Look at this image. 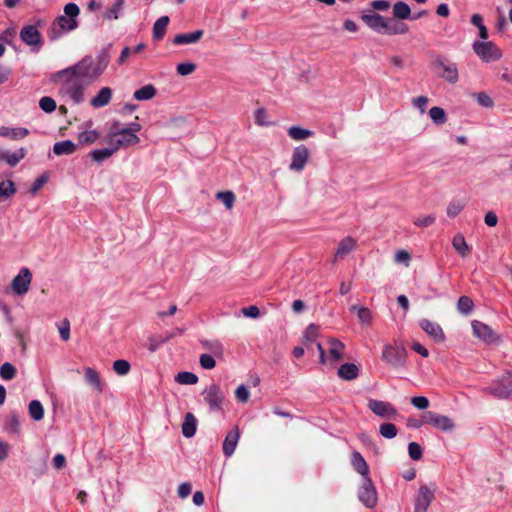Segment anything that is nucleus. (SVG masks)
<instances>
[{"label":"nucleus","instance_id":"obj_1","mask_svg":"<svg viewBox=\"0 0 512 512\" xmlns=\"http://www.w3.org/2000/svg\"><path fill=\"white\" fill-rule=\"evenodd\" d=\"M111 47L112 44H108L103 47L95 58L91 55H86L75 65L55 73L54 77H63L64 75H69L71 77L77 78L78 80H81L85 84L92 83L103 74L109 65L111 60Z\"/></svg>","mask_w":512,"mask_h":512},{"label":"nucleus","instance_id":"obj_2","mask_svg":"<svg viewBox=\"0 0 512 512\" xmlns=\"http://www.w3.org/2000/svg\"><path fill=\"white\" fill-rule=\"evenodd\" d=\"M484 392L497 399H509L512 397V371H506L484 388Z\"/></svg>","mask_w":512,"mask_h":512},{"label":"nucleus","instance_id":"obj_3","mask_svg":"<svg viewBox=\"0 0 512 512\" xmlns=\"http://www.w3.org/2000/svg\"><path fill=\"white\" fill-rule=\"evenodd\" d=\"M381 358L385 363L394 368H402L407 363V350L402 343L386 344Z\"/></svg>","mask_w":512,"mask_h":512},{"label":"nucleus","instance_id":"obj_4","mask_svg":"<svg viewBox=\"0 0 512 512\" xmlns=\"http://www.w3.org/2000/svg\"><path fill=\"white\" fill-rule=\"evenodd\" d=\"M80 9L76 3L70 2L64 6V15L56 18L54 25H57L61 31L70 32L75 30L79 23L77 20Z\"/></svg>","mask_w":512,"mask_h":512},{"label":"nucleus","instance_id":"obj_5","mask_svg":"<svg viewBox=\"0 0 512 512\" xmlns=\"http://www.w3.org/2000/svg\"><path fill=\"white\" fill-rule=\"evenodd\" d=\"M472 49L486 63L497 61L503 56L501 49L491 41H475Z\"/></svg>","mask_w":512,"mask_h":512},{"label":"nucleus","instance_id":"obj_6","mask_svg":"<svg viewBox=\"0 0 512 512\" xmlns=\"http://www.w3.org/2000/svg\"><path fill=\"white\" fill-rule=\"evenodd\" d=\"M359 501L367 508H374L378 501V494L371 478H362L358 489Z\"/></svg>","mask_w":512,"mask_h":512},{"label":"nucleus","instance_id":"obj_7","mask_svg":"<svg viewBox=\"0 0 512 512\" xmlns=\"http://www.w3.org/2000/svg\"><path fill=\"white\" fill-rule=\"evenodd\" d=\"M202 395L211 411H219L222 409L225 395L218 384L213 383L206 387Z\"/></svg>","mask_w":512,"mask_h":512},{"label":"nucleus","instance_id":"obj_8","mask_svg":"<svg viewBox=\"0 0 512 512\" xmlns=\"http://www.w3.org/2000/svg\"><path fill=\"white\" fill-rule=\"evenodd\" d=\"M424 422L443 432H451L455 428V423L450 417L433 411L424 412Z\"/></svg>","mask_w":512,"mask_h":512},{"label":"nucleus","instance_id":"obj_9","mask_svg":"<svg viewBox=\"0 0 512 512\" xmlns=\"http://www.w3.org/2000/svg\"><path fill=\"white\" fill-rule=\"evenodd\" d=\"M368 408L377 416L389 420H394L399 416L398 410L389 402L370 399Z\"/></svg>","mask_w":512,"mask_h":512},{"label":"nucleus","instance_id":"obj_10","mask_svg":"<svg viewBox=\"0 0 512 512\" xmlns=\"http://www.w3.org/2000/svg\"><path fill=\"white\" fill-rule=\"evenodd\" d=\"M433 68H441L443 71L439 73L438 76L446 80L450 84H455L459 80L458 68L457 65L450 61L443 60L440 56H438L433 64Z\"/></svg>","mask_w":512,"mask_h":512},{"label":"nucleus","instance_id":"obj_11","mask_svg":"<svg viewBox=\"0 0 512 512\" xmlns=\"http://www.w3.org/2000/svg\"><path fill=\"white\" fill-rule=\"evenodd\" d=\"M63 77L66 78L64 86L65 94L69 96L73 103H82L84 101V82L69 75H64Z\"/></svg>","mask_w":512,"mask_h":512},{"label":"nucleus","instance_id":"obj_12","mask_svg":"<svg viewBox=\"0 0 512 512\" xmlns=\"http://www.w3.org/2000/svg\"><path fill=\"white\" fill-rule=\"evenodd\" d=\"M20 39L28 46L32 47L33 51H39L43 45L41 33L35 25L24 26L20 33Z\"/></svg>","mask_w":512,"mask_h":512},{"label":"nucleus","instance_id":"obj_13","mask_svg":"<svg viewBox=\"0 0 512 512\" xmlns=\"http://www.w3.org/2000/svg\"><path fill=\"white\" fill-rule=\"evenodd\" d=\"M435 497V489L427 485L420 486L414 503V512H427Z\"/></svg>","mask_w":512,"mask_h":512},{"label":"nucleus","instance_id":"obj_14","mask_svg":"<svg viewBox=\"0 0 512 512\" xmlns=\"http://www.w3.org/2000/svg\"><path fill=\"white\" fill-rule=\"evenodd\" d=\"M310 152L305 145L296 146L293 149L289 169L295 172H302L309 160Z\"/></svg>","mask_w":512,"mask_h":512},{"label":"nucleus","instance_id":"obj_15","mask_svg":"<svg viewBox=\"0 0 512 512\" xmlns=\"http://www.w3.org/2000/svg\"><path fill=\"white\" fill-rule=\"evenodd\" d=\"M31 280V271L26 267L21 268L20 272L12 280V290L17 295H24L29 290Z\"/></svg>","mask_w":512,"mask_h":512},{"label":"nucleus","instance_id":"obj_16","mask_svg":"<svg viewBox=\"0 0 512 512\" xmlns=\"http://www.w3.org/2000/svg\"><path fill=\"white\" fill-rule=\"evenodd\" d=\"M473 333L476 337L488 343H495L499 340L498 335L487 324L474 320L472 322Z\"/></svg>","mask_w":512,"mask_h":512},{"label":"nucleus","instance_id":"obj_17","mask_svg":"<svg viewBox=\"0 0 512 512\" xmlns=\"http://www.w3.org/2000/svg\"><path fill=\"white\" fill-rule=\"evenodd\" d=\"M419 325L436 343H442L445 340V334L438 323L421 319Z\"/></svg>","mask_w":512,"mask_h":512},{"label":"nucleus","instance_id":"obj_18","mask_svg":"<svg viewBox=\"0 0 512 512\" xmlns=\"http://www.w3.org/2000/svg\"><path fill=\"white\" fill-rule=\"evenodd\" d=\"M239 438L240 432L238 427H234L231 431L227 433L222 445L223 453L226 457H230L233 455Z\"/></svg>","mask_w":512,"mask_h":512},{"label":"nucleus","instance_id":"obj_19","mask_svg":"<svg viewBox=\"0 0 512 512\" xmlns=\"http://www.w3.org/2000/svg\"><path fill=\"white\" fill-rule=\"evenodd\" d=\"M362 20L374 31L384 33L387 20L382 15L377 13L365 14L362 16Z\"/></svg>","mask_w":512,"mask_h":512},{"label":"nucleus","instance_id":"obj_20","mask_svg":"<svg viewBox=\"0 0 512 512\" xmlns=\"http://www.w3.org/2000/svg\"><path fill=\"white\" fill-rule=\"evenodd\" d=\"M118 136L119 138L112 141V145L116 151H118L120 148L129 147L140 142V138L137 136V134L130 133L126 129Z\"/></svg>","mask_w":512,"mask_h":512},{"label":"nucleus","instance_id":"obj_21","mask_svg":"<svg viewBox=\"0 0 512 512\" xmlns=\"http://www.w3.org/2000/svg\"><path fill=\"white\" fill-rule=\"evenodd\" d=\"M359 367L354 363H344L337 371L339 378L345 381H352L359 376Z\"/></svg>","mask_w":512,"mask_h":512},{"label":"nucleus","instance_id":"obj_22","mask_svg":"<svg viewBox=\"0 0 512 512\" xmlns=\"http://www.w3.org/2000/svg\"><path fill=\"white\" fill-rule=\"evenodd\" d=\"M351 464L355 471H357L362 478L369 477V466L364 457L357 451L352 453Z\"/></svg>","mask_w":512,"mask_h":512},{"label":"nucleus","instance_id":"obj_23","mask_svg":"<svg viewBox=\"0 0 512 512\" xmlns=\"http://www.w3.org/2000/svg\"><path fill=\"white\" fill-rule=\"evenodd\" d=\"M112 93V89L109 87L101 88L97 95L91 99V106L94 108H101L108 105L111 101Z\"/></svg>","mask_w":512,"mask_h":512},{"label":"nucleus","instance_id":"obj_24","mask_svg":"<svg viewBox=\"0 0 512 512\" xmlns=\"http://www.w3.org/2000/svg\"><path fill=\"white\" fill-rule=\"evenodd\" d=\"M203 34V30H195L191 33L177 34L173 39V43L176 45L193 44L198 42L202 38Z\"/></svg>","mask_w":512,"mask_h":512},{"label":"nucleus","instance_id":"obj_25","mask_svg":"<svg viewBox=\"0 0 512 512\" xmlns=\"http://www.w3.org/2000/svg\"><path fill=\"white\" fill-rule=\"evenodd\" d=\"M77 149V145L71 140L58 141L53 145V153L58 156L71 155Z\"/></svg>","mask_w":512,"mask_h":512},{"label":"nucleus","instance_id":"obj_26","mask_svg":"<svg viewBox=\"0 0 512 512\" xmlns=\"http://www.w3.org/2000/svg\"><path fill=\"white\" fill-rule=\"evenodd\" d=\"M197 429V419L192 413H186L184 422L182 424V434L186 438H191L195 435Z\"/></svg>","mask_w":512,"mask_h":512},{"label":"nucleus","instance_id":"obj_27","mask_svg":"<svg viewBox=\"0 0 512 512\" xmlns=\"http://www.w3.org/2000/svg\"><path fill=\"white\" fill-rule=\"evenodd\" d=\"M356 247V240L350 236L343 238L335 253V258H343Z\"/></svg>","mask_w":512,"mask_h":512},{"label":"nucleus","instance_id":"obj_28","mask_svg":"<svg viewBox=\"0 0 512 512\" xmlns=\"http://www.w3.org/2000/svg\"><path fill=\"white\" fill-rule=\"evenodd\" d=\"M85 375V381L91 385L96 391L98 392H102L103 390V384L100 380V375L99 373L91 368V367H87L84 371Z\"/></svg>","mask_w":512,"mask_h":512},{"label":"nucleus","instance_id":"obj_29","mask_svg":"<svg viewBox=\"0 0 512 512\" xmlns=\"http://www.w3.org/2000/svg\"><path fill=\"white\" fill-rule=\"evenodd\" d=\"M4 430L11 435L20 433V420L16 412H11L4 422Z\"/></svg>","mask_w":512,"mask_h":512},{"label":"nucleus","instance_id":"obj_30","mask_svg":"<svg viewBox=\"0 0 512 512\" xmlns=\"http://www.w3.org/2000/svg\"><path fill=\"white\" fill-rule=\"evenodd\" d=\"M201 344L205 349H207L214 357L223 358L224 356V347L223 344L218 340H203Z\"/></svg>","mask_w":512,"mask_h":512},{"label":"nucleus","instance_id":"obj_31","mask_svg":"<svg viewBox=\"0 0 512 512\" xmlns=\"http://www.w3.org/2000/svg\"><path fill=\"white\" fill-rule=\"evenodd\" d=\"M29 134V130L26 128L18 127V128H8L1 127L0 128V136L9 137L13 140H19L26 137Z\"/></svg>","mask_w":512,"mask_h":512},{"label":"nucleus","instance_id":"obj_32","mask_svg":"<svg viewBox=\"0 0 512 512\" xmlns=\"http://www.w3.org/2000/svg\"><path fill=\"white\" fill-rule=\"evenodd\" d=\"M169 21L168 16H161L156 20L153 25V38L155 40H161L164 37Z\"/></svg>","mask_w":512,"mask_h":512},{"label":"nucleus","instance_id":"obj_33","mask_svg":"<svg viewBox=\"0 0 512 512\" xmlns=\"http://www.w3.org/2000/svg\"><path fill=\"white\" fill-rule=\"evenodd\" d=\"M408 32V26L404 23L388 19L384 33L388 35L405 34Z\"/></svg>","mask_w":512,"mask_h":512},{"label":"nucleus","instance_id":"obj_34","mask_svg":"<svg viewBox=\"0 0 512 512\" xmlns=\"http://www.w3.org/2000/svg\"><path fill=\"white\" fill-rule=\"evenodd\" d=\"M156 93V88L152 84H147L136 90L133 94V97L138 101H147L152 99Z\"/></svg>","mask_w":512,"mask_h":512},{"label":"nucleus","instance_id":"obj_35","mask_svg":"<svg viewBox=\"0 0 512 512\" xmlns=\"http://www.w3.org/2000/svg\"><path fill=\"white\" fill-rule=\"evenodd\" d=\"M452 246L462 257L467 256L470 252V248L462 234H456L453 237Z\"/></svg>","mask_w":512,"mask_h":512},{"label":"nucleus","instance_id":"obj_36","mask_svg":"<svg viewBox=\"0 0 512 512\" xmlns=\"http://www.w3.org/2000/svg\"><path fill=\"white\" fill-rule=\"evenodd\" d=\"M411 15V9L409 5L403 1H398L393 6V16L400 20L409 19Z\"/></svg>","mask_w":512,"mask_h":512},{"label":"nucleus","instance_id":"obj_37","mask_svg":"<svg viewBox=\"0 0 512 512\" xmlns=\"http://www.w3.org/2000/svg\"><path fill=\"white\" fill-rule=\"evenodd\" d=\"M125 0H115L111 7L107 8L104 18L108 20H116L120 17L123 10Z\"/></svg>","mask_w":512,"mask_h":512},{"label":"nucleus","instance_id":"obj_38","mask_svg":"<svg viewBox=\"0 0 512 512\" xmlns=\"http://www.w3.org/2000/svg\"><path fill=\"white\" fill-rule=\"evenodd\" d=\"M288 135L293 140L300 141V140H305V139L309 138L310 136H312L313 131L299 127V126H292L288 129Z\"/></svg>","mask_w":512,"mask_h":512},{"label":"nucleus","instance_id":"obj_39","mask_svg":"<svg viewBox=\"0 0 512 512\" xmlns=\"http://www.w3.org/2000/svg\"><path fill=\"white\" fill-rule=\"evenodd\" d=\"M29 415L34 421H40L44 417V408L39 400H32L29 403Z\"/></svg>","mask_w":512,"mask_h":512},{"label":"nucleus","instance_id":"obj_40","mask_svg":"<svg viewBox=\"0 0 512 512\" xmlns=\"http://www.w3.org/2000/svg\"><path fill=\"white\" fill-rule=\"evenodd\" d=\"M115 152L116 150L112 145L108 148L95 149L91 152L90 155L93 161L100 163L111 157Z\"/></svg>","mask_w":512,"mask_h":512},{"label":"nucleus","instance_id":"obj_41","mask_svg":"<svg viewBox=\"0 0 512 512\" xmlns=\"http://www.w3.org/2000/svg\"><path fill=\"white\" fill-rule=\"evenodd\" d=\"M350 310L352 312H357L358 319L363 325H369L372 322V313L368 308L352 305Z\"/></svg>","mask_w":512,"mask_h":512},{"label":"nucleus","instance_id":"obj_42","mask_svg":"<svg viewBox=\"0 0 512 512\" xmlns=\"http://www.w3.org/2000/svg\"><path fill=\"white\" fill-rule=\"evenodd\" d=\"M26 152V149L23 147L13 153L4 152L3 160H5L11 167H14L26 156Z\"/></svg>","mask_w":512,"mask_h":512},{"label":"nucleus","instance_id":"obj_43","mask_svg":"<svg viewBox=\"0 0 512 512\" xmlns=\"http://www.w3.org/2000/svg\"><path fill=\"white\" fill-rule=\"evenodd\" d=\"M100 137L96 130H86L78 134V141L82 145H90L95 143Z\"/></svg>","mask_w":512,"mask_h":512},{"label":"nucleus","instance_id":"obj_44","mask_svg":"<svg viewBox=\"0 0 512 512\" xmlns=\"http://www.w3.org/2000/svg\"><path fill=\"white\" fill-rule=\"evenodd\" d=\"M429 116L436 125H442L447 121L445 110L438 106H434L429 110Z\"/></svg>","mask_w":512,"mask_h":512},{"label":"nucleus","instance_id":"obj_45","mask_svg":"<svg viewBox=\"0 0 512 512\" xmlns=\"http://www.w3.org/2000/svg\"><path fill=\"white\" fill-rule=\"evenodd\" d=\"M474 308L472 299L468 296H461L457 302V309L463 315H469Z\"/></svg>","mask_w":512,"mask_h":512},{"label":"nucleus","instance_id":"obj_46","mask_svg":"<svg viewBox=\"0 0 512 512\" xmlns=\"http://www.w3.org/2000/svg\"><path fill=\"white\" fill-rule=\"evenodd\" d=\"M379 433L386 439H393L397 436L398 429L393 423H383L379 426Z\"/></svg>","mask_w":512,"mask_h":512},{"label":"nucleus","instance_id":"obj_47","mask_svg":"<svg viewBox=\"0 0 512 512\" xmlns=\"http://www.w3.org/2000/svg\"><path fill=\"white\" fill-rule=\"evenodd\" d=\"M329 343L331 344V348L329 349V355L336 361L340 360L342 358L344 344L337 339H331Z\"/></svg>","mask_w":512,"mask_h":512},{"label":"nucleus","instance_id":"obj_48","mask_svg":"<svg viewBox=\"0 0 512 512\" xmlns=\"http://www.w3.org/2000/svg\"><path fill=\"white\" fill-rule=\"evenodd\" d=\"M175 380L180 384L194 385L198 382V377L192 372L182 371L176 375Z\"/></svg>","mask_w":512,"mask_h":512},{"label":"nucleus","instance_id":"obj_49","mask_svg":"<svg viewBox=\"0 0 512 512\" xmlns=\"http://www.w3.org/2000/svg\"><path fill=\"white\" fill-rule=\"evenodd\" d=\"M16 193V187L13 181L4 180L0 182V197L9 198Z\"/></svg>","mask_w":512,"mask_h":512},{"label":"nucleus","instance_id":"obj_50","mask_svg":"<svg viewBox=\"0 0 512 512\" xmlns=\"http://www.w3.org/2000/svg\"><path fill=\"white\" fill-rule=\"evenodd\" d=\"M16 368L9 362H5L0 366V377L3 380L9 381L15 378Z\"/></svg>","mask_w":512,"mask_h":512},{"label":"nucleus","instance_id":"obj_51","mask_svg":"<svg viewBox=\"0 0 512 512\" xmlns=\"http://www.w3.org/2000/svg\"><path fill=\"white\" fill-rule=\"evenodd\" d=\"M464 207H465V203L463 201L453 200V201L449 202L447 209H446V213H447L448 217L454 218L461 213V211L464 209Z\"/></svg>","mask_w":512,"mask_h":512},{"label":"nucleus","instance_id":"obj_52","mask_svg":"<svg viewBox=\"0 0 512 512\" xmlns=\"http://www.w3.org/2000/svg\"><path fill=\"white\" fill-rule=\"evenodd\" d=\"M39 107L45 113H52L56 110L57 104L53 98H51L49 96H44L39 100Z\"/></svg>","mask_w":512,"mask_h":512},{"label":"nucleus","instance_id":"obj_53","mask_svg":"<svg viewBox=\"0 0 512 512\" xmlns=\"http://www.w3.org/2000/svg\"><path fill=\"white\" fill-rule=\"evenodd\" d=\"M131 369L130 363L127 360L119 359L114 361L113 370L120 376L127 375Z\"/></svg>","mask_w":512,"mask_h":512},{"label":"nucleus","instance_id":"obj_54","mask_svg":"<svg viewBox=\"0 0 512 512\" xmlns=\"http://www.w3.org/2000/svg\"><path fill=\"white\" fill-rule=\"evenodd\" d=\"M319 335V327L315 324H309L303 333L305 342H314Z\"/></svg>","mask_w":512,"mask_h":512},{"label":"nucleus","instance_id":"obj_55","mask_svg":"<svg viewBox=\"0 0 512 512\" xmlns=\"http://www.w3.org/2000/svg\"><path fill=\"white\" fill-rule=\"evenodd\" d=\"M217 198L221 200L228 209L232 208L235 202V195L231 191L219 192Z\"/></svg>","mask_w":512,"mask_h":512},{"label":"nucleus","instance_id":"obj_56","mask_svg":"<svg viewBox=\"0 0 512 512\" xmlns=\"http://www.w3.org/2000/svg\"><path fill=\"white\" fill-rule=\"evenodd\" d=\"M408 454L409 457L414 460L418 461L422 458L423 452L421 446L416 442H411L408 445Z\"/></svg>","mask_w":512,"mask_h":512},{"label":"nucleus","instance_id":"obj_57","mask_svg":"<svg viewBox=\"0 0 512 512\" xmlns=\"http://www.w3.org/2000/svg\"><path fill=\"white\" fill-rule=\"evenodd\" d=\"M58 331L63 341L70 339V322L67 318L63 319V321L58 324Z\"/></svg>","mask_w":512,"mask_h":512},{"label":"nucleus","instance_id":"obj_58","mask_svg":"<svg viewBox=\"0 0 512 512\" xmlns=\"http://www.w3.org/2000/svg\"><path fill=\"white\" fill-rule=\"evenodd\" d=\"M200 365L203 369L211 370L216 366L214 356L210 354H202L199 358Z\"/></svg>","mask_w":512,"mask_h":512},{"label":"nucleus","instance_id":"obj_59","mask_svg":"<svg viewBox=\"0 0 512 512\" xmlns=\"http://www.w3.org/2000/svg\"><path fill=\"white\" fill-rule=\"evenodd\" d=\"M267 113L264 108H258L254 114L255 123L259 126H270L271 123L266 120Z\"/></svg>","mask_w":512,"mask_h":512},{"label":"nucleus","instance_id":"obj_60","mask_svg":"<svg viewBox=\"0 0 512 512\" xmlns=\"http://www.w3.org/2000/svg\"><path fill=\"white\" fill-rule=\"evenodd\" d=\"M196 65L190 62L179 63L176 67V71L179 75L186 76L194 72Z\"/></svg>","mask_w":512,"mask_h":512},{"label":"nucleus","instance_id":"obj_61","mask_svg":"<svg viewBox=\"0 0 512 512\" xmlns=\"http://www.w3.org/2000/svg\"><path fill=\"white\" fill-rule=\"evenodd\" d=\"M125 127L126 126L122 125L119 121L112 122L108 130V137L111 139L118 137V135H120L125 130Z\"/></svg>","mask_w":512,"mask_h":512},{"label":"nucleus","instance_id":"obj_62","mask_svg":"<svg viewBox=\"0 0 512 512\" xmlns=\"http://www.w3.org/2000/svg\"><path fill=\"white\" fill-rule=\"evenodd\" d=\"M436 218L433 214L420 216L414 220V224L419 227H429L435 222Z\"/></svg>","mask_w":512,"mask_h":512},{"label":"nucleus","instance_id":"obj_63","mask_svg":"<svg viewBox=\"0 0 512 512\" xmlns=\"http://www.w3.org/2000/svg\"><path fill=\"white\" fill-rule=\"evenodd\" d=\"M476 99L479 105L486 108H491L494 105L493 99L485 92L476 94Z\"/></svg>","mask_w":512,"mask_h":512},{"label":"nucleus","instance_id":"obj_64","mask_svg":"<svg viewBox=\"0 0 512 512\" xmlns=\"http://www.w3.org/2000/svg\"><path fill=\"white\" fill-rule=\"evenodd\" d=\"M250 393L245 385H240L235 391L236 399L241 403H246L249 399Z\"/></svg>","mask_w":512,"mask_h":512}]
</instances>
